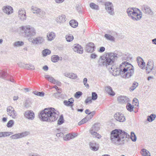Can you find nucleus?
Returning a JSON list of instances; mask_svg holds the SVG:
<instances>
[{"mask_svg": "<svg viewBox=\"0 0 156 156\" xmlns=\"http://www.w3.org/2000/svg\"><path fill=\"white\" fill-rule=\"evenodd\" d=\"M114 65V64L112 66H110L109 70L111 72H115L116 75L124 74L123 77L129 78L134 73V67L129 62H122L120 65L119 68H115Z\"/></svg>", "mask_w": 156, "mask_h": 156, "instance_id": "1", "label": "nucleus"}, {"mask_svg": "<svg viewBox=\"0 0 156 156\" xmlns=\"http://www.w3.org/2000/svg\"><path fill=\"white\" fill-rule=\"evenodd\" d=\"M129 138V135L124 131L119 129H115L111 133L110 139L112 143L117 146L122 145L125 140Z\"/></svg>", "mask_w": 156, "mask_h": 156, "instance_id": "2", "label": "nucleus"}, {"mask_svg": "<svg viewBox=\"0 0 156 156\" xmlns=\"http://www.w3.org/2000/svg\"><path fill=\"white\" fill-rule=\"evenodd\" d=\"M59 114L54 108H46L41 112L39 117L43 121L52 122L57 119Z\"/></svg>", "mask_w": 156, "mask_h": 156, "instance_id": "3", "label": "nucleus"}, {"mask_svg": "<svg viewBox=\"0 0 156 156\" xmlns=\"http://www.w3.org/2000/svg\"><path fill=\"white\" fill-rule=\"evenodd\" d=\"M20 28L22 36L25 37H31L35 36L36 34L35 29L30 26H23L21 27Z\"/></svg>", "mask_w": 156, "mask_h": 156, "instance_id": "4", "label": "nucleus"}, {"mask_svg": "<svg viewBox=\"0 0 156 156\" xmlns=\"http://www.w3.org/2000/svg\"><path fill=\"white\" fill-rule=\"evenodd\" d=\"M122 53L120 51H115L113 52L105 54L103 56H100V58H121Z\"/></svg>", "mask_w": 156, "mask_h": 156, "instance_id": "5", "label": "nucleus"}, {"mask_svg": "<svg viewBox=\"0 0 156 156\" xmlns=\"http://www.w3.org/2000/svg\"><path fill=\"white\" fill-rule=\"evenodd\" d=\"M115 59H99L98 61V65L100 66H105L109 69L110 66L114 64Z\"/></svg>", "mask_w": 156, "mask_h": 156, "instance_id": "6", "label": "nucleus"}, {"mask_svg": "<svg viewBox=\"0 0 156 156\" xmlns=\"http://www.w3.org/2000/svg\"><path fill=\"white\" fill-rule=\"evenodd\" d=\"M7 114L13 119L18 118L17 114L14 108L11 106H8L6 108Z\"/></svg>", "mask_w": 156, "mask_h": 156, "instance_id": "7", "label": "nucleus"}, {"mask_svg": "<svg viewBox=\"0 0 156 156\" xmlns=\"http://www.w3.org/2000/svg\"><path fill=\"white\" fill-rule=\"evenodd\" d=\"M105 9L108 13L111 15H114V7L112 2H107L105 4Z\"/></svg>", "mask_w": 156, "mask_h": 156, "instance_id": "8", "label": "nucleus"}, {"mask_svg": "<svg viewBox=\"0 0 156 156\" xmlns=\"http://www.w3.org/2000/svg\"><path fill=\"white\" fill-rule=\"evenodd\" d=\"M31 9L33 13L36 14L39 16H43L45 15V12L37 7L32 6Z\"/></svg>", "mask_w": 156, "mask_h": 156, "instance_id": "9", "label": "nucleus"}, {"mask_svg": "<svg viewBox=\"0 0 156 156\" xmlns=\"http://www.w3.org/2000/svg\"><path fill=\"white\" fill-rule=\"evenodd\" d=\"M29 134V133L27 131L22 132L21 133H17L10 136V138L12 139H17L25 137Z\"/></svg>", "mask_w": 156, "mask_h": 156, "instance_id": "10", "label": "nucleus"}, {"mask_svg": "<svg viewBox=\"0 0 156 156\" xmlns=\"http://www.w3.org/2000/svg\"><path fill=\"white\" fill-rule=\"evenodd\" d=\"M18 17L20 20L24 21L26 19V12L25 11L21 9H19L18 12Z\"/></svg>", "mask_w": 156, "mask_h": 156, "instance_id": "11", "label": "nucleus"}, {"mask_svg": "<svg viewBox=\"0 0 156 156\" xmlns=\"http://www.w3.org/2000/svg\"><path fill=\"white\" fill-rule=\"evenodd\" d=\"M24 116L27 119H29L33 120L35 117V115L33 111L27 110L24 113Z\"/></svg>", "mask_w": 156, "mask_h": 156, "instance_id": "12", "label": "nucleus"}, {"mask_svg": "<svg viewBox=\"0 0 156 156\" xmlns=\"http://www.w3.org/2000/svg\"><path fill=\"white\" fill-rule=\"evenodd\" d=\"M29 41H31L34 44H42L44 41V38L41 37H36L35 39H33L31 38H29L28 39Z\"/></svg>", "mask_w": 156, "mask_h": 156, "instance_id": "13", "label": "nucleus"}, {"mask_svg": "<svg viewBox=\"0 0 156 156\" xmlns=\"http://www.w3.org/2000/svg\"><path fill=\"white\" fill-rule=\"evenodd\" d=\"M89 145L90 149L93 151H97L99 149V145L95 141L90 142L89 143Z\"/></svg>", "mask_w": 156, "mask_h": 156, "instance_id": "14", "label": "nucleus"}, {"mask_svg": "<svg viewBox=\"0 0 156 156\" xmlns=\"http://www.w3.org/2000/svg\"><path fill=\"white\" fill-rule=\"evenodd\" d=\"M2 10L4 13L8 15L12 14L13 11L12 8L9 5L4 6L2 7Z\"/></svg>", "mask_w": 156, "mask_h": 156, "instance_id": "15", "label": "nucleus"}, {"mask_svg": "<svg viewBox=\"0 0 156 156\" xmlns=\"http://www.w3.org/2000/svg\"><path fill=\"white\" fill-rule=\"evenodd\" d=\"M115 119L120 122H123L125 121V118L123 115L120 113H116L114 115Z\"/></svg>", "mask_w": 156, "mask_h": 156, "instance_id": "16", "label": "nucleus"}, {"mask_svg": "<svg viewBox=\"0 0 156 156\" xmlns=\"http://www.w3.org/2000/svg\"><path fill=\"white\" fill-rule=\"evenodd\" d=\"M95 46L92 42H90L87 44L86 47V50L87 52L91 53L94 50Z\"/></svg>", "mask_w": 156, "mask_h": 156, "instance_id": "17", "label": "nucleus"}, {"mask_svg": "<svg viewBox=\"0 0 156 156\" xmlns=\"http://www.w3.org/2000/svg\"><path fill=\"white\" fill-rule=\"evenodd\" d=\"M73 49L74 51L80 54H82L83 52V48L79 44H75L73 46Z\"/></svg>", "mask_w": 156, "mask_h": 156, "instance_id": "18", "label": "nucleus"}, {"mask_svg": "<svg viewBox=\"0 0 156 156\" xmlns=\"http://www.w3.org/2000/svg\"><path fill=\"white\" fill-rule=\"evenodd\" d=\"M117 99L118 101L121 104L127 103L130 101L129 98L125 96L119 97Z\"/></svg>", "mask_w": 156, "mask_h": 156, "instance_id": "19", "label": "nucleus"}, {"mask_svg": "<svg viewBox=\"0 0 156 156\" xmlns=\"http://www.w3.org/2000/svg\"><path fill=\"white\" fill-rule=\"evenodd\" d=\"M136 10L135 8H129L127 9L126 12L128 16L131 18L132 15H136ZM137 10H139V9H137Z\"/></svg>", "mask_w": 156, "mask_h": 156, "instance_id": "20", "label": "nucleus"}, {"mask_svg": "<svg viewBox=\"0 0 156 156\" xmlns=\"http://www.w3.org/2000/svg\"><path fill=\"white\" fill-rule=\"evenodd\" d=\"M153 63L152 61L151 60L149 61L147 65V66L146 68V71L147 73H149L153 69Z\"/></svg>", "mask_w": 156, "mask_h": 156, "instance_id": "21", "label": "nucleus"}, {"mask_svg": "<svg viewBox=\"0 0 156 156\" xmlns=\"http://www.w3.org/2000/svg\"><path fill=\"white\" fill-rule=\"evenodd\" d=\"M66 19L65 16L64 15H61L57 17L55 19V20L57 23H63L66 21Z\"/></svg>", "mask_w": 156, "mask_h": 156, "instance_id": "22", "label": "nucleus"}, {"mask_svg": "<svg viewBox=\"0 0 156 156\" xmlns=\"http://www.w3.org/2000/svg\"><path fill=\"white\" fill-rule=\"evenodd\" d=\"M142 10L145 14H150L152 12V11L150 7L145 5L142 6Z\"/></svg>", "mask_w": 156, "mask_h": 156, "instance_id": "23", "label": "nucleus"}, {"mask_svg": "<svg viewBox=\"0 0 156 156\" xmlns=\"http://www.w3.org/2000/svg\"><path fill=\"white\" fill-rule=\"evenodd\" d=\"M136 15H132V16L131 17V19L133 20H140L142 18V14L141 12H140V13H138L136 12Z\"/></svg>", "mask_w": 156, "mask_h": 156, "instance_id": "24", "label": "nucleus"}, {"mask_svg": "<svg viewBox=\"0 0 156 156\" xmlns=\"http://www.w3.org/2000/svg\"><path fill=\"white\" fill-rule=\"evenodd\" d=\"M89 132L94 138H96L98 139H100L101 138V136L96 131L93 130H90Z\"/></svg>", "mask_w": 156, "mask_h": 156, "instance_id": "25", "label": "nucleus"}, {"mask_svg": "<svg viewBox=\"0 0 156 156\" xmlns=\"http://www.w3.org/2000/svg\"><path fill=\"white\" fill-rule=\"evenodd\" d=\"M105 90L106 92L112 96H114L115 93L112 90V87L109 86H107L105 87Z\"/></svg>", "mask_w": 156, "mask_h": 156, "instance_id": "26", "label": "nucleus"}, {"mask_svg": "<svg viewBox=\"0 0 156 156\" xmlns=\"http://www.w3.org/2000/svg\"><path fill=\"white\" fill-rule=\"evenodd\" d=\"M55 37V34L52 32L48 33L47 35L48 40L49 41H51L53 40Z\"/></svg>", "mask_w": 156, "mask_h": 156, "instance_id": "27", "label": "nucleus"}, {"mask_svg": "<svg viewBox=\"0 0 156 156\" xmlns=\"http://www.w3.org/2000/svg\"><path fill=\"white\" fill-rule=\"evenodd\" d=\"M138 65L142 69L144 67L145 65V62L143 59H136Z\"/></svg>", "mask_w": 156, "mask_h": 156, "instance_id": "28", "label": "nucleus"}, {"mask_svg": "<svg viewBox=\"0 0 156 156\" xmlns=\"http://www.w3.org/2000/svg\"><path fill=\"white\" fill-rule=\"evenodd\" d=\"M75 137V136L70 133L66 134L63 136V138L64 140L67 141L73 139Z\"/></svg>", "mask_w": 156, "mask_h": 156, "instance_id": "29", "label": "nucleus"}, {"mask_svg": "<svg viewBox=\"0 0 156 156\" xmlns=\"http://www.w3.org/2000/svg\"><path fill=\"white\" fill-rule=\"evenodd\" d=\"M104 37L106 39L108 40L111 41H114L115 40V38L111 35L106 34L104 35Z\"/></svg>", "mask_w": 156, "mask_h": 156, "instance_id": "30", "label": "nucleus"}, {"mask_svg": "<svg viewBox=\"0 0 156 156\" xmlns=\"http://www.w3.org/2000/svg\"><path fill=\"white\" fill-rule=\"evenodd\" d=\"M141 154L143 156H151L149 152L145 149L142 150Z\"/></svg>", "mask_w": 156, "mask_h": 156, "instance_id": "31", "label": "nucleus"}, {"mask_svg": "<svg viewBox=\"0 0 156 156\" xmlns=\"http://www.w3.org/2000/svg\"><path fill=\"white\" fill-rule=\"evenodd\" d=\"M100 129V125L99 124L96 123L93 125L90 130H93L95 131H98Z\"/></svg>", "mask_w": 156, "mask_h": 156, "instance_id": "32", "label": "nucleus"}, {"mask_svg": "<svg viewBox=\"0 0 156 156\" xmlns=\"http://www.w3.org/2000/svg\"><path fill=\"white\" fill-rule=\"evenodd\" d=\"M70 25L73 28L76 27L78 26V22L75 20H71L69 22Z\"/></svg>", "mask_w": 156, "mask_h": 156, "instance_id": "33", "label": "nucleus"}, {"mask_svg": "<svg viewBox=\"0 0 156 156\" xmlns=\"http://www.w3.org/2000/svg\"><path fill=\"white\" fill-rule=\"evenodd\" d=\"M45 78L48 80L49 82L53 83L54 81H55V79L52 76H49L48 75H45L44 76Z\"/></svg>", "mask_w": 156, "mask_h": 156, "instance_id": "34", "label": "nucleus"}, {"mask_svg": "<svg viewBox=\"0 0 156 156\" xmlns=\"http://www.w3.org/2000/svg\"><path fill=\"white\" fill-rule=\"evenodd\" d=\"M63 103L65 105L67 106H70L71 108L73 109V104H72V102H70L69 101L65 100L63 101Z\"/></svg>", "mask_w": 156, "mask_h": 156, "instance_id": "35", "label": "nucleus"}, {"mask_svg": "<svg viewBox=\"0 0 156 156\" xmlns=\"http://www.w3.org/2000/svg\"><path fill=\"white\" fill-rule=\"evenodd\" d=\"M7 75L8 74L6 72L2 70H0V78L5 79Z\"/></svg>", "mask_w": 156, "mask_h": 156, "instance_id": "36", "label": "nucleus"}, {"mask_svg": "<svg viewBox=\"0 0 156 156\" xmlns=\"http://www.w3.org/2000/svg\"><path fill=\"white\" fill-rule=\"evenodd\" d=\"M90 120V118H88V116H87L85 118L82 119L80 122L78 124L80 126L88 121Z\"/></svg>", "mask_w": 156, "mask_h": 156, "instance_id": "37", "label": "nucleus"}, {"mask_svg": "<svg viewBox=\"0 0 156 156\" xmlns=\"http://www.w3.org/2000/svg\"><path fill=\"white\" fill-rule=\"evenodd\" d=\"M126 107L127 110L130 112H132L133 111V109L134 108L133 106L132 105L129 103H127V104L126 105Z\"/></svg>", "mask_w": 156, "mask_h": 156, "instance_id": "38", "label": "nucleus"}, {"mask_svg": "<svg viewBox=\"0 0 156 156\" xmlns=\"http://www.w3.org/2000/svg\"><path fill=\"white\" fill-rule=\"evenodd\" d=\"M66 41L68 42H70L73 40L74 37L72 35L69 34L66 36Z\"/></svg>", "mask_w": 156, "mask_h": 156, "instance_id": "39", "label": "nucleus"}, {"mask_svg": "<svg viewBox=\"0 0 156 156\" xmlns=\"http://www.w3.org/2000/svg\"><path fill=\"white\" fill-rule=\"evenodd\" d=\"M156 117V115L154 114H151L150 116H148L147 118V120L151 122L154 120Z\"/></svg>", "mask_w": 156, "mask_h": 156, "instance_id": "40", "label": "nucleus"}, {"mask_svg": "<svg viewBox=\"0 0 156 156\" xmlns=\"http://www.w3.org/2000/svg\"><path fill=\"white\" fill-rule=\"evenodd\" d=\"M90 5V7L93 9L95 10H98L99 9L98 6L94 3L92 2L91 3Z\"/></svg>", "mask_w": 156, "mask_h": 156, "instance_id": "41", "label": "nucleus"}, {"mask_svg": "<svg viewBox=\"0 0 156 156\" xmlns=\"http://www.w3.org/2000/svg\"><path fill=\"white\" fill-rule=\"evenodd\" d=\"M24 42L22 41H17L15 42L13 45L15 46L19 47L22 46L24 44Z\"/></svg>", "mask_w": 156, "mask_h": 156, "instance_id": "42", "label": "nucleus"}, {"mask_svg": "<svg viewBox=\"0 0 156 156\" xmlns=\"http://www.w3.org/2000/svg\"><path fill=\"white\" fill-rule=\"evenodd\" d=\"M51 53V51L48 49H45L42 51V53L43 56H46L50 54Z\"/></svg>", "mask_w": 156, "mask_h": 156, "instance_id": "43", "label": "nucleus"}, {"mask_svg": "<svg viewBox=\"0 0 156 156\" xmlns=\"http://www.w3.org/2000/svg\"><path fill=\"white\" fill-rule=\"evenodd\" d=\"M130 138L131 140L133 142H135L136 141V136L133 132H132L131 133Z\"/></svg>", "mask_w": 156, "mask_h": 156, "instance_id": "44", "label": "nucleus"}, {"mask_svg": "<svg viewBox=\"0 0 156 156\" xmlns=\"http://www.w3.org/2000/svg\"><path fill=\"white\" fill-rule=\"evenodd\" d=\"M33 93L34 94L41 97H43L44 95V93L43 92H38L37 91H35L33 92Z\"/></svg>", "mask_w": 156, "mask_h": 156, "instance_id": "45", "label": "nucleus"}, {"mask_svg": "<svg viewBox=\"0 0 156 156\" xmlns=\"http://www.w3.org/2000/svg\"><path fill=\"white\" fill-rule=\"evenodd\" d=\"M138 83L136 82H134L132 86L130 88L132 91L133 90L138 86Z\"/></svg>", "mask_w": 156, "mask_h": 156, "instance_id": "46", "label": "nucleus"}, {"mask_svg": "<svg viewBox=\"0 0 156 156\" xmlns=\"http://www.w3.org/2000/svg\"><path fill=\"white\" fill-rule=\"evenodd\" d=\"M14 124V121L11 120H9L7 124V126L9 128L12 127Z\"/></svg>", "mask_w": 156, "mask_h": 156, "instance_id": "47", "label": "nucleus"}, {"mask_svg": "<svg viewBox=\"0 0 156 156\" xmlns=\"http://www.w3.org/2000/svg\"><path fill=\"white\" fill-rule=\"evenodd\" d=\"M25 68L27 69H34L35 68L34 66L31 64H26Z\"/></svg>", "mask_w": 156, "mask_h": 156, "instance_id": "48", "label": "nucleus"}, {"mask_svg": "<svg viewBox=\"0 0 156 156\" xmlns=\"http://www.w3.org/2000/svg\"><path fill=\"white\" fill-rule=\"evenodd\" d=\"M98 98V95L95 92H92V93L91 99L93 100H95Z\"/></svg>", "mask_w": 156, "mask_h": 156, "instance_id": "49", "label": "nucleus"}, {"mask_svg": "<svg viewBox=\"0 0 156 156\" xmlns=\"http://www.w3.org/2000/svg\"><path fill=\"white\" fill-rule=\"evenodd\" d=\"M121 58H132V57H130V55L128 53H126L123 55L122 54Z\"/></svg>", "mask_w": 156, "mask_h": 156, "instance_id": "50", "label": "nucleus"}, {"mask_svg": "<svg viewBox=\"0 0 156 156\" xmlns=\"http://www.w3.org/2000/svg\"><path fill=\"white\" fill-rule=\"evenodd\" d=\"M64 122L63 117L61 115L58 121V124L60 125Z\"/></svg>", "mask_w": 156, "mask_h": 156, "instance_id": "51", "label": "nucleus"}, {"mask_svg": "<svg viewBox=\"0 0 156 156\" xmlns=\"http://www.w3.org/2000/svg\"><path fill=\"white\" fill-rule=\"evenodd\" d=\"M77 77V75L72 73H70V76L69 78L73 79H76Z\"/></svg>", "mask_w": 156, "mask_h": 156, "instance_id": "52", "label": "nucleus"}, {"mask_svg": "<svg viewBox=\"0 0 156 156\" xmlns=\"http://www.w3.org/2000/svg\"><path fill=\"white\" fill-rule=\"evenodd\" d=\"M61 92L59 91H58L57 93H54L53 96L55 98H58L60 97Z\"/></svg>", "mask_w": 156, "mask_h": 156, "instance_id": "53", "label": "nucleus"}, {"mask_svg": "<svg viewBox=\"0 0 156 156\" xmlns=\"http://www.w3.org/2000/svg\"><path fill=\"white\" fill-rule=\"evenodd\" d=\"M82 94V93L81 91L77 92L75 94V97L76 98H78Z\"/></svg>", "mask_w": 156, "mask_h": 156, "instance_id": "54", "label": "nucleus"}, {"mask_svg": "<svg viewBox=\"0 0 156 156\" xmlns=\"http://www.w3.org/2000/svg\"><path fill=\"white\" fill-rule=\"evenodd\" d=\"M133 103L135 105L138 106L139 105V103L138 99L136 98H134L133 100Z\"/></svg>", "mask_w": 156, "mask_h": 156, "instance_id": "55", "label": "nucleus"}, {"mask_svg": "<svg viewBox=\"0 0 156 156\" xmlns=\"http://www.w3.org/2000/svg\"><path fill=\"white\" fill-rule=\"evenodd\" d=\"M30 105L31 104L30 102L27 101L25 102L24 104V107L26 108H28L30 106Z\"/></svg>", "mask_w": 156, "mask_h": 156, "instance_id": "56", "label": "nucleus"}, {"mask_svg": "<svg viewBox=\"0 0 156 156\" xmlns=\"http://www.w3.org/2000/svg\"><path fill=\"white\" fill-rule=\"evenodd\" d=\"M18 64L20 67L25 68V67H26V64H25L22 62H20L18 63Z\"/></svg>", "mask_w": 156, "mask_h": 156, "instance_id": "57", "label": "nucleus"}, {"mask_svg": "<svg viewBox=\"0 0 156 156\" xmlns=\"http://www.w3.org/2000/svg\"><path fill=\"white\" fill-rule=\"evenodd\" d=\"M92 99H91L90 97H88L85 100V103L86 104L89 102L91 103L92 102Z\"/></svg>", "mask_w": 156, "mask_h": 156, "instance_id": "58", "label": "nucleus"}, {"mask_svg": "<svg viewBox=\"0 0 156 156\" xmlns=\"http://www.w3.org/2000/svg\"><path fill=\"white\" fill-rule=\"evenodd\" d=\"M90 115L88 116V118H90V119H91L93 117V115L95 114V111H93L92 112H90Z\"/></svg>", "mask_w": 156, "mask_h": 156, "instance_id": "59", "label": "nucleus"}, {"mask_svg": "<svg viewBox=\"0 0 156 156\" xmlns=\"http://www.w3.org/2000/svg\"><path fill=\"white\" fill-rule=\"evenodd\" d=\"M53 83L54 84H56L58 86H60L61 84V83L58 80H55V81H54Z\"/></svg>", "mask_w": 156, "mask_h": 156, "instance_id": "60", "label": "nucleus"}, {"mask_svg": "<svg viewBox=\"0 0 156 156\" xmlns=\"http://www.w3.org/2000/svg\"><path fill=\"white\" fill-rule=\"evenodd\" d=\"M63 135H64L63 133L62 132L57 133L56 134V136L58 137H62L63 136Z\"/></svg>", "mask_w": 156, "mask_h": 156, "instance_id": "61", "label": "nucleus"}, {"mask_svg": "<svg viewBox=\"0 0 156 156\" xmlns=\"http://www.w3.org/2000/svg\"><path fill=\"white\" fill-rule=\"evenodd\" d=\"M28 156H41L39 154H34L33 153H29Z\"/></svg>", "mask_w": 156, "mask_h": 156, "instance_id": "62", "label": "nucleus"}, {"mask_svg": "<svg viewBox=\"0 0 156 156\" xmlns=\"http://www.w3.org/2000/svg\"><path fill=\"white\" fill-rule=\"evenodd\" d=\"M105 48L104 47H101L100 48L99 50V51L101 52H104L105 51Z\"/></svg>", "mask_w": 156, "mask_h": 156, "instance_id": "63", "label": "nucleus"}, {"mask_svg": "<svg viewBox=\"0 0 156 156\" xmlns=\"http://www.w3.org/2000/svg\"><path fill=\"white\" fill-rule=\"evenodd\" d=\"M97 57V55L94 53H92L91 55V58H95Z\"/></svg>", "mask_w": 156, "mask_h": 156, "instance_id": "64", "label": "nucleus"}]
</instances>
